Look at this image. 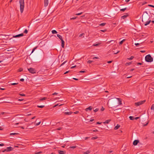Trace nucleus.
<instances>
[{"mask_svg":"<svg viewBox=\"0 0 154 154\" xmlns=\"http://www.w3.org/2000/svg\"><path fill=\"white\" fill-rule=\"evenodd\" d=\"M142 21L145 26L148 25L151 22V20H149V15L146 12L144 13L143 14L142 16Z\"/></svg>","mask_w":154,"mask_h":154,"instance_id":"nucleus-1","label":"nucleus"},{"mask_svg":"<svg viewBox=\"0 0 154 154\" xmlns=\"http://www.w3.org/2000/svg\"><path fill=\"white\" fill-rule=\"evenodd\" d=\"M109 103L110 104L109 106H110L111 108H116L118 106V105H117V101L116 98H113L109 100L108 102V104Z\"/></svg>","mask_w":154,"mask_h":154,"instance_id":"nucleus-2","label":"nucleus"},{"mask_svg":"<svg viewBox=\"0 0 154 154\" xmlns=\"http://www.w3.org/2000/svg\"><path fill=\"white\" fill-rule=\"evenodd\" d=\"M19 3L20 4V11L22 13L23 11L24 7V0H20Z\"/></svg>","mask_w":154,"mask_h":154,"instance_id":"nucleus-3","label":"nucleus"},{"mask_svg":"<svg viewBox=\"0 0 154 154\" xmlns=\"http://www.w3.org/2000/svg\"><path fill=\"white\" fill-rule=\"evenodd\" d=\"M145 60L147 62H151L153 61V59L150 54H148L145 57Z\"/></svg>","mask_w":154,"mask_h":154,"instance_id":"nucleus-4","label":"nucleus"},{"mask_svg":"<svg viewBox=\"0 0 154 154\" xmlns=\"http://www.w3.org/2000/svg\"><path fill=\"white\" fill-rule=\"evenodd\" d=\"M145 100H143V101H141L138 102H137L136 103H135L134 104L135 106H139L145 103Z\"/></svg>","mask_w":154,"mask_h":154,"instance_id":"nucleus-5","label":"nucleus"},{"mask_svg":"<svg viewBox=\"0 0 154 154\" xmlns=\"http://www.w3.org/2000/svg\"><path fill=\"white\" fill-rule=\"evenodd\" d=\"M28 69L29 72L32 73H35L36 72V70L35 69L32 68H30Z\"/></svg>","mask_w":154,"mask_h":154,"instance_id":"nucleus-6","label":"nucleus"},{"mask_svg":"<svg viewBox=\"0 0 154 154\" xmlns=\"http://www.w3.org/2000/svg\"><path fill=\"white\" fill-rule=\"evenodd\" d=\"M13 148L11 147H8L6 148V149H5V150L3 151V152H4L5 151H7V152H8L11 151L12 150Z\"/></svg>","mask_w":154,"mask_h":154,"instance_id":"nucleus-7","label":"nucleus"},{"mask_svg":"<svg viewBox=\"0 0 154 154\" xmlns=\"http://www.w3.org/2000/svg\"><path fill=\"white\" fill-rule=\"evenodd\" d=\"M23 36V33H21L18 35H13V37L14 38H19L20 37Z\"/></svg>","mask_w":154,"mask_h":154,"instance_id":"nucleus-8","label":"nucleus"},{"mask_svg":"<svg viewBox=\"0 0 154 154\" xmlns=\"http://www.w3.org/2000/svg\"><path fill=\"white\" fill-rule=\"evenodd\" d=\"M116 99H117V105H118V106H119V105L122 104V101H121V99H120L119 98H116Z\"/></svg>","mask_w":154,"mask_h":154,"instance_id":"nucleus-9","label":"nucleus"},{"mask_svg":"<svg viewBox=\"0 0 154 154\" xmlns=\"http://www.w3.org/2000/svg\"><path fill=\"white\" fill-rule=\"evenodd\" d=\"M44 6L45 7H47L48 4V0H44Z\"/></svg>","mask_w":154,"mask_h":154,"instance_id":"nucleus-10","label":"nucleus"},{"mask_svg":"<svg viewBox=\"0 0 154 154\" xmlns=\"http://www.w3.org/2000/svg\"><path fill=\"white\" fill-rule=\"evenodd\" d=\"M139 142V140H135L134 141L133 144L134 145L136 146L137 145Z\"/></svg>","mask_w":154,"mask_h":154,"instance_id":"nucleus-11","label":"nucleus"},{"mask_svg":"<svg viewBox=\"0 0 154 154\" xmlns=\"http://www.w3.org/2000/svg\"><path fill=\"white\" fill-rule=\"evenodd\" d=\"M58 152L59 154H64L66 153L65 151L63 150H58Z\"/></svg>","mask_w":154,"mask_h":154,"instance_id":"nucleus-12","label":"nucleus"},{"mask_svg":"<svg viewBox=\"0 0 154 154\" xmlns=\"http://www.w3.org/2000/svg\"><path fill=\"white\" fill-rule=\"evenodd\" d=\"M92 109V107L91 106H90L86 108L85 110L86 111H88V110L91 111Z\"/></svg>","mask_w":154,"mask_h":154,"instance_id":"nucleus-13","label":"nucleus"},{"mask_svg":"<svg viewBox=\"0 0 154 154\" xmlns=\"http://www.w3.org/2000/svg\"><path fill=\"white\" fill-rule=\"evenodd\" d=\"M61 41V46L62 48H63L64 46V42L63 39H62Z\"/></svg>","mask_w":154,"mask_h":154,"instance_id":"nucleus-14","label":"nucleus"},{"mask_svg":"<svg viewBox=\"0 0 154 154\" xmlns=\"http://www.w3.org/2000/svg\"><path fill=\"white\" fill-rule=\"evenodd\" d=\"M72 113V112H65L64 113L66 115H71Z\"/></svg>","mask_w":154,"mask_h":154,"instance_id":"nucleus-15","label":"nucleus"},{"mask_svg":"<svg viewBox=\"0 0 154 154\" xmlns=\"http://www.w3.org/2000/svg\"><path fill=\"white\" fill-rule=\"evenodd\" d=\"M110 119L107 120H106L105 122H103V123L104 124H108L110 121Z\"/></svg>","mask_w":154,"mask_h":154,"instance_id":"nucleus-16","label":"nucleus"},{"mask_svg":"<svg viewBox=\"0 0 154 154\" xmlns=\"http://www.w3.org/2000/svg\"><path fill=\"white\" fill-rule=\"evenodd\" d=\"M57 36L61 40H62V39H63L62 36H61L60 35L57 34Z\"/></svg>","mask_w":154,"mask_h":154,"instance_id":"nucleus-17","label":"nucleus"},{"mask_svg":"<svg viewBox=\"0 0 154 154\" xmlns=\"http://www.w3.org/2000/svg\"><path fill=\"white\" fill-rule=\"evenodd\" d=\"M120 126L118 124L114 128V129L115 130H117L120 127Z\"/></svg>","mask_w":154,"mask_h":154,"instance_id":"nucleus-18","label":"nucleus"},{"mask_svg":"<svg viewBox=\"0 0 154 154\" xmlns=\"http://www.w3.org/2000/svg\"><path fill=\"white\" fill-rule=\"evenodd\" d=\"M90 152V150H88L86 152H83L84 154H88Z\"/></svg>","mask_w":154,"mask_h":154,"instance_id":"nucleus-19","label":"nucleus"},{"mask_svg":"<svg viewBox=\"0 0 154 154\" xmlns=\"http://www.w3.org/2000/svg\"><path fill=\"white\" fill-rule=\"evenodd\" d=\"M125 39L122 40L119 43V44L120 45H122L123 44V42L125 41Z\"/></svg>","mask_w":154,"mask_h":154,"instance_id":"nucleus-20","label":"nucleus"},{"mask_svg":"<svg viewBox=\"0 0 154 154\" xmlns=\"http://www.w3.org/2000/svg\"><path fill=\"white\" fill-rule=\"evenodd\" d=\"M128 16V14H127V15H124L122 16L121 18L122 19H125Z\"/></svg>","mask_w":154,"mask_h":154,"instance_id":"nucleus-21","label":"nucleus"},{"mask_svg":"<svg viewBox=\"0 0 154 154\" xmlns=\"http://www.w3.org/2000/svg\"><path fill=\"white\" fill-rule=\"evenodd\" d=\"M47 99V97H44L42 98H41L40 99V101H42V100H45Z\"/></svg>","mask_w":154,"mask_h":154,"instance_id":"nucleus-22","label":"nucleus"},{"mask_svg":"<svg viewBox=\"0 0 154 154\" xmlns=\"http://www.w3.org/2000/svg\"><path fill=\"white\" fill-rule=\"evenodd\" d=\"M52 32L53 34H56L57 33V32L56 30H53L52 31Z\"/></svg>","mask_w":154,"mask_h":154,"instance_id":"nucleus-23","label":"nucleus"},{"mask_svg":"<svg viewBox=\"0 0 154 154\" xmlns=\"http://www.w3.org/2000/svg\"><path fill=\"white\" fill-rule=\"evenodd\" d=\"M134 57L133 56H131V57H130L128 58V60H132L133 59Z\"/></svg>","mask_w":154,"mask_h":154,"instance_id":"nucleus-24","label":"nucleus"},{"mask_svg":"<svg viewBox=\"0 0 154 154\" xmlns=\"http://www.w3.org/2000/svg\"><path fill=\"white\" fill-rule=\"evenodd\" d=\"M129 118L131 120H133L134 119V117L132 116H130L129 117Z\"/></svg>","mask_w":154,"mask_h":154,"instance_id":"nucleus-25","label":"nucleus"},{"mask_svg":"<svg viewBox=\"0 0 154 154\" xmlns=\"http://www.w3.org/2000/svg\"><path fill=\"white\" fill-rule=\"evenodd\" d=\"M151 109L152 110H154V104L152 105L151 106Z\"/></svg>","mask_w":154,"mask_h":154,"instance_id":"nucleus-26","label":"nucleus"},{"mask_svg":"<svg viewBox=\"0 0 154 154\" xmlns=\"http://www.w3.org/2000/svg\"><path fill=\"white\" fill-rule=\"evenodd\" d=\"M106 24V23H100L99 25L100 26H104Z\"/></svg>","mask_w":154,"mask_h":154,"instance_id":"nucleus-27","label":"nucleus"},{"mask_svg":"<svg viewBox=\"0 0 154 154\" xmlns=\"http://www.w3.org/2000/svg\"><path fill=\"white\" fill-rule=\"evenodd\" d=\"M44 106H45L44 105L37 106L38 107L41 108H43Z\"/></svg>","mask_w":154,"mask_h":154,"instance_id":"nucleus-28","label":"nucleus"},{"mask_svg":"<svg viewBox=\"0 0 154 154\" xmlns=\"http://www.w3.org/2000/svg\"><path fill=\"white\" fill-rule=\"evenodd\" d=\"M126 8H122V9H121L120 10V11H125L126 10Z\"/></svg>","mask_w":154,"mask_h":154,"instance_id":"nucleus-29","label":"nucleus"},{"mask_svg":"<svg viewBox=\"0 0 154 154\" xmlns=\"http://www.w3.org/2000/svg\"><path fill=\"white\" fill-rule=\"evenodd\" d=\"M37 47H35L32 50L31 53H33V52L35 51V50L37 48Z\"/></svg>","mask_w":154,"mask_h":154,"instance_id":"nucleus-30","label":"nucleus"},{"mask_svg":"<svg viewBox=\"0 0 154 154\" xmlns=\"http://www.w3.org/2000/svg\"><path fill=\"white\" fill-rule=\"evenodd\" d=\"M93 62V61L92 60H88V62H87V63H91L92 62Z\"/></svg>","mask_w":154,"mask_h":154,"instance_id":"nucleus-31","label":"nucleus"},{"mask_svg":"<svg viewBox=\"0 0 154 154\" xmlns=\"http://www.w3.org/2000/svg\"><path fill=\"white\" fill-rule=\"evenodd\" d=\"M99 45V44H94L93 45V46H98Z\"/></svg>","mask_w":154,"mask_h":154,"instance_id":"nucleus-32","label":"nucleus"},{"mask_svg":"<svg viewBox=\"0 0 154 154\" xmlns=\"http://www.w3.org/2000/svg\"><path fill=\"white\" fill-rule=\"evenodd\" d=\"M131 63V62H129V63H126V65H130Z\"/></svg>","mask_w":154,"mask_h":154,"instance_id":"nucleus-33","label":"nucleus"},{"mask_svg":"<svg viewBox=\"0 0 154 154\" xmlns=\"http://www.w3.org/2000/svg\"><path fill=\"white\" fill-rule=\"evenodd\" d=\"M76 147V146H71L70 147V148H72V149H74Z\"/></svg>","mask_w":154,"mask_h":154,"instance_id":"nucleus-34","label":"nucleus"},{"mask_svg":"<svg viewBox=\"0 0 154 154\" xmlns=\"http://www.w3.org/2000/svg\"><path fill=\"white\" fill-rule=\"evenodd\" d=\"M24 33L27 34L28 33V31L26 29H25L24 31Z\"/></svg>","mask_w":154,"mask_h":154,"instance_id":"nucleus-35","label":"nucleus"},{"mask_svg":"<svg viewBox=\"0 0 154 154\" xmlns=\"http://www.w3.org/2000/svg\"><path fill=\"white\" fill-rule=\"evenodd\" d=\"M82 14V12H81L79 13L76 14H75V15H81V14Z\"/></svg>","mask_w":154,"mask_h":154,"instance_id":"nucleus-36","label":"nucleus"},{"mask_svg":"<svg viewBox=\"0 0 154 154\" xmlns=\"http://www.w3.org/2000/svg\"><path fill=\"white\" fill-rule=\"evenodd\" d=\"M98 109H97V108H96V109H94V112H97L98 110Z\"/></svg>","mask_w":154,"mask_h":154,"instance_id":"nucleus-37","label":"nucleus"},{"mask_svg":"<svg viewBox=\"0 0 154 154\" xmlns=\"http://www.w3.org/2000/svg\"><path fill=\"white\" fill-rule=\"evenodd\" d=\"M67 62V61L66 60L64 62H63V63H62L60 66H62V65H64Z\"/></svg>","mask_w":154,"mask_h":154,"instance_id":"nucleus-38","label":"nucleus"},{"mask_svg":"<svg viewBox=\"0 0 154 154\" xmlns=\"http://www.w3.org/2000/svg\"><path fill=\"white\" fill-rule=\"evenodd\" d=\"M18 84V83H11V85H17Z\"/></svg>","mask_w":154,"mask_h":154,"instance_id":"nucleus-39","label":"nucleus"},{"mask_svg":"<svg viewBox=\"0 0 154 154\" xmlns=\"http://www.w3.org/2000/svg\"><path fill=\"white\" fill-rule=\"evenodd\" d=\"M19 95L22 96H25V95L24 94H19Z\"/></svg>","mask_w":154,"mask_h":154,"instance_id":"nucleus-40","label":"nucleus"},{"mask_svg":"<svg viewBox=\"0 0 154 154\" xmlns=\"http://www.w3.org/2000/svg\"><path fill=\"white\" fill-rule=\"evenodd\" d=\"M40 123H41V122H38L37 123H36V125H39L40 124Z\"/></svg>","mask_w":154,"mask_h":154,"instance_id":"nucleus-41","label":"nucleus"},{"mask_svg":"<svg viewBox=\"0 0 154 154\" xmlns=\"http://www.w3.org/2000/svg\"><path fill=\"white\" fill-rule=\"evenodd\" d=\"M76 17H73L72 18H71V20H74L76 18Z\"/></svg>","mask_w":154,"mask_h":154,"instance_id":"nucleus-42","label":"nucleus"},{"mask_svg":"<svg viewBox=\"0 0 154 154\" xmlns=\"http://www.w3.org/2000/svg\"><path fill=\"white\" fill-rule=\"evenodd\" d=\"M17 134L16 133H11L10 134L11 135H14L15 134Z\"/></svg>","mask_w":154,"mask_h":154,"instance_id":"nucleus-43","label":"nucleus"},{"mask_svg":"<svg viewBox=\"0 0 154 154\" xmlns=\"http://www.w3.org/2000/svg\"><path fill=\"white\" fill-rule=\"evenodd\" d=\"M42 153V152H35V154H38L41 153Z\"/></svg>","mask_w":154,"mask_h":154,"instance_id":"nucleus-44","label":"nucleus"},{"mask_svg":"<svg viewBox=\"0 0 154 154\" xmlns=\"http://www.w3.org/2000/svg\"><path fill=\"white\" fill-rule=\"evenodd\" d=\"M99 58L98 57H94L93 58V59L94 60V59H99Z\"/></svg>","mask_w":154,"mask_h":154,"instance_id":"nucleus-45","label":"nucleus"},{"mask_svg":"<svg viewBox=\"0 0 154 154\" xmlns=\"http://www.w3.org/2000/svg\"><path fill=\"white\" fill-rule=\"evenodd\" d=\"M104 110V108L103 107H102L101 109V110L102 111H103Z\"/></svg>","mask_w":154,"mask_h":154,"instance_id":"nucleus-46","label":"nucleus"},{"mask_svg":"<svg viewBox=\"0 0 154 154\" xmlns=\"http://www.w3.org/2000/svg\"><path fill=\"white\" fill-rule=\"evenodd\" d=\"M101 31L105 32L106 31V29H104V30H100Z\"/></svg>","mask_w":154,"mask_h":154,"instance_id":"nucleus-47","label":"nucleus"},{"mask_svg":"<svg viewBox=\"0 0 154 154\" xmlns=\"http://www.w3.org/2000/svg\"><path fill=\"white\" fill-rule=\"evenodd\" d=\"M97 138V137H93L91 139L92 140H94V139H96Z\"/></svg>","mask_w":154,"mask_h":154,"instance_id":"nucleus-48","label":"nucleus"},{"mask_svg":"<svg viewBox=\"0 0 154 154\" xmlns=\"http://www.w3.org/2000/svg\"><path fill=\"white\" fill-rule=\"evenodd\" d=\"M139 117H136L134 118V119L137 120V119H139Z\"/></svg>","mask_w":154,"mask_h":154,"instance_id":"nucleus-49","label":"nucleus"},{"mask_svg":"<svg viewBox=\"0 0 154 154\" xmlns=\"http://www.w3.org/2000/svg\"><path fill=\"white\" fill-rule=\"evenodd\" d=\"M76 66H77L76 65L72 66L71 67V69L73 68H75V67H76Z\"/></svg>","mask_w":154,"mask_h":154,"instance_id":"nucleus-50","label":"nucleus"},{"mask_svg":"<svg viewBox=\"0 0 154 154\" xmlns=\"http://www.w3.org/2000/svg\"><path fill=\"white\" fill-rule=\"evenodd\" d=\"M20 81L21 82H23L24 81V79H20Z\"/></svg>","mask_w":154,"mask_h":154,"instance_id":"nucleus-51","label":"nucleus"},{"mask_svg":"<svg viewBox=\"0 0 154 154\" xmlns=\"http://www.w3.org/2000/svg\"><path fill=\"white\" fill-rule=\"evenodd\" d=\"M22 70H23V69H22V68H20V69L19 70V72H21V71H22Z\"/></svg>","mask_w":154,"mask_h":154,"instance_id":"nucleus-52","label":"nucleus"},{"mask_svg":"<svg viewBox=\"0 0 154 154\" xmlns=\"http://www.w3.org/2000/svg\"><path fill=\"white\" fill-rule=\"evenodd\" d=\"M134 44H135V45H136V46H137V45H138L139 44V43H135Z\"/></svg>","mask_w":154,"mask_h":154,"instance_id":"nucleus-53","label":"nucleus"},{"mask_svg":"<svg viewBox=\"0 0 154 154\" xmlns=\"http://www.w3.org/2000/svg\"><path fill=\"white\" fill-rule=\"evenodd\" d=\"M112 62V61H108L107 62V63H111Z\"/></svg>","mask_w":154,"mask_h":154,"instance_id":"nucleus-54","label":"nucleus"},{"mask_svg":"<svg viewBox=\"0 0 154 154\" xmlns=\"http://www.w3.org/2000/svg\"><path fill=\"white\" fill-rule=\"evenodd\" d=\"M149 5V6L150 7H153V8H154V6H153V5Z\"/></svg>","mask_w":154,"mask_h":154,"instance_id":"nucleus-55","label":"nucleus"},{"mask_svg":"<svg viewBox=\"0 0 154 154\" xmlns=\"http://www.w3.org/2000/svg\"><path fill=\"white\" fill-rule=\"evenodd\" d=\"M119 52H120L119 51H118L116 53H114V54H118V53H119Z\"/></svg>","mask_w":154,"mask_h":154,"instance_id":"nucleus-56","label":"nucleus"},{"mask_svg":"<svg viewBox=\"0 0 154 154\" xmlns=\"http://www.w3.org/2000/svg\"><path fill=\"white\" fill-rule=\"evenodd\" d=\"M83 34H84V33H82V34H80L79 35V37L82 36L83 35Z\"/></svg>","mask_w":154,"mask_h":154,"instance_id":"nucleus-57","label":"nucleus"},{"mask_svg":"<svg viewBox=\"0 0 154 154\" xmlns=\"http://www.w3.org/2000/svg\"><path fill=\"white\" fill-rule=\"evenodd\" d=\"M101 122H97V124H101Z\"/></svg>","mask_w":154,"mask_h":154,"instance_id":"nucleus-58","label":"nucleus"},{"mask_svg":"<svg viewBox=\"0 0 154 154\" xmlns=\"http://www.w3.org/2000/svg\"><path fill=\"white\" fill-rule=\"evenodd\" d=\"M4 145V144L3 143L0 144V146H3Z\"/></svg>","mask_w":154,"mask_h":154,"instance_id":"nucleus-59","label":"nucleus"},{"mask_svg":"<svg viewBox=\"0 0 154 154\" xmlns=\"http://www.w3.org/2000/svg\"><path fill=\"white\" fill-rule=\"evenodd\" d=\"M57 94V93L56 92H55L52 94L53 95H54Z\"/></svg>","mask_w":154,"mask_h":154,"instance_id":"nucleus-60","label":"nucleus"},{"mask_svg":"<svg viewBox=\"0 0 154 154\" xmlns=\"http://www.w3.org/2000/svg\"><path fill=\"white\" fill-rule=\"evenodd\" d=\"M73 79L75 80H78V79L75 78H73Z\"/></svg>","mask_w":154,"mask_h":154,"instance_id":"nucleus-61","label":"nucleus"},{"mask_svg":"<svg viewBox=\"0 0 154 154\" xmlns=\"http://www.w3.org/2000/svg\"><path fill=\"white\" fill-rule=\"evenodd\" d=\"M20 123V122L17 123H15V125H17L19 124Z\"/></svg>","mask_w":154,"mask_h":154,"instance_id":"nucleus-62","label":"nucleus"},{"mask_svg":"<svg viewBox=\"0 0 154 154\" xmlns=\"http://www.w3.org/2000/svg\"><path fill=\"white\" fill-rule=\"evenodd\" d=\"M85 72V71H81L80 72Z\"/></svg>","mask_w":154,"mask_h":154,"instance_id":"nucleus-63","label":"nucleus"},{"mask_svg":"<svg viewBox=\"0 0 154 154\" xmlns=\"http://www.w3.org/2000/svg\"><path fill=\"white\" fill-rule=\"evenodd\" d=\"M79 112L78 111H76L75 112H74V113L75 114H77Z\"/></svg>","mask_w":154,"mask_h":154,"instance_id":"nucleus-64","label":"nucleus"}]
</instances>
